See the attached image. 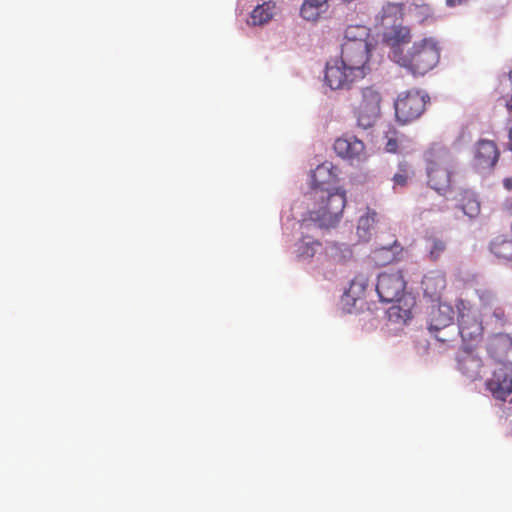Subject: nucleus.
I'll list each match as a JSON object with an SVG mask.
<instances>
[{
    "mask_svg": "<svg viewBox=\"0 0 512 512\" xmlns=\"http://www.w3.org/2000/svg\"><path fill=\"white\" fill-rule=\"evenodd\" d=\"M440 47L432 38L415 41L406 51L395 53V62L414 76H423L432 70L440 60Z\"/></svg>",
    "mask_w": 512,
    "mask_h": 512,
    "instance_id": "1",
    "label": "nucleus"
},
{
    "mask_svg": "<svg viewBox=\"0 0 512 512\" xmlns=\"http://www.w3.org/2000/svg\"><path fill=\"white\" fill-rule=\"evenodd\" d=\"M314 204L309 210V220L321 228L335 227L341 220L346 206V192L336 188L332 191L315 189L310 192Z\"/></svg>",
    "mask_w": 512,
    "mask_h": 512,
    "instance_id": "2",
    "label": "nucleus"
},
{
    "mask_svg": "<svg viewBox=\"0 0 512 512\" xmlns=\"http://www.w3.org/2000/svg\"><path fill=\"white\" fill-rule=\"evenodd\" d=\"M428 184L438 192H444L451 183V156L444 147L434 145L426 153Z\"/></svg>",
    "mask_w": 512,
    "mask_h": 512,
    "instance_id": "3",
    "label": "nucleus"
},
{
    "mask_svg": "<svg viewBox=\"0 0 512 512\" xmlns=\"http://www.w3.org/2000/svg\"><path fill=\"white\" fill-rule=\"evenodd\" d=\"M382 94L374 86L360 90V98L354 107L357 125L363 129L375 125L381 114Z\"/></svg>",
    "mask_w": 512,
    "mask_h": 512,
    "instance_id": "4",
    "label": "nucleus"
},
{
    "mask_svg": "<svg viewBox=\"0 0 512 512\" xmlns=\"http://www.w3.org/2000/svg\"><path fill=\"white\" fill-rule=\"evenodd\" d=\"M429 100V95L421 90L401 92L394 103L397 120L405 124L418 119L426 110Z\"/></svg>",
    "mask_w": 512,
    "mask_h": 512,
    "instance_id": "5",
    "label": "nucleus"
},
{
    "mask_svg": "<svg viewBox=\"0 0 512 512\" xmlns=\"http://www.w3.org/2000/svg\"><path fill=\"white\" fill-rule=\"evenodd\" d=\"M357 69L350 68L340 58L331 59L326 64L324 81L332 90L350 89L352 85L363 77Z\"/></svg>",
    "mask_w": 512,
    "mask_h": 512,
    "instance_id": "6",
    "label": "nucleus"
},
{
    "mask_svg": "<svg viewBox=\"0 0 512 512\" xmlns=\"http://www.w3.org/2000/svg\"><path fill=\"white\" fill-rule=\"evenodd\" d=\"M484 327L479 313L471 307L463 306L459 309L458 334L461 336L464 347L477 346L483 337Z\"/></svg>",
    "mask_w": 512,
    "mask_h": 512,
    "instance_id": "7",
    "label": "nucleus"
},
{
    "mask_svg": "<svg viewBox=\"0 0 512 512\" xmlns=\"http://www.w3.org/2000/svg\"><path fill=\"white\" fill-rule=\"evenodd\" d=\"M406 282L401 271L379 274L376 291L380 301L391 303L399 301L405 291Z\"/></svg>",
    "mask_w": 512,
    "mask_h": 512,
    "instance_id": "8",
    "label": "nucleus"
},
{
    "mask_svg": "<svg viewBox=\"0 0 512 512\" xmlns=\"http://www.w3.org/2000/svg\"><path fill=\"white\" fill-rule=\"evenodd\" d=\"M370 57V44L369 43H342L341 56L339 57L343 62L350 66V68L357 69L358 74L363 78L365 77L368 67L367 63Z\"/></svg>",
    "mask_w": 512,
    "mask_h": 512,
    "instance_id": "9",
    "label": "nucleus"
},
{
    "mask_svg": "<svg viewBox=\"0 0 512 512\" xmlns=\"http://www.w3.org/2000/svg\"><path fill=\"white\" fill-rule=\"evenodd\" d=\"M500 151L497 144L488 139L478 140L473 147V166L478 170L490 171L497 164Z\"/></svg>",
    "mask_w": 512,
    "mask_h": 512,
    "instance_id": "10",
    "label": "nucleus"
},
{
    "mask_svg": "<svg viewBox=\"0 0 512 512\" xmlns=\"http://www.w3.org/2000/svg\"><path fill=\"white\" fill-rule=\"evenodd\" d=\"M454 309L450 304L439 303L433 306L428 317V330L432 332H441L444 328L454 326Z\"/></svg>",
    "mask_w": 512,
    "mask_h": 512,
    "instance_id": "11",
    "label": "nucleus"
},
{
    "mask_svg": "<svg viewBox=\"0 0 512 512\" xmlns=\"http://www.w3.org/2000/svg\"><path fill=\"white\" fill-rule=\"evenodd\" d=\"M486 388L495 399L505 401L512 394V376L507 373L504 367H500L486 381Z\"/></svg>",
    "mask_w": 512,
    "mask_h": 512,
    "instance_id": "12",
    "label": "nucleus"
},
{
    "mask_svg": "<svg viewBox=\"0 0 512 512\" xmlns=\"http://www.w3.org/2000/svg\"><path fill=\"white\" fill-rule=\"evenodd\" d=\"M334 150L338 156L344 159H360L364 154V143L351 135L339 137L334 142Z\"/></svg>",
    "mask_w": 512,
    "mask_h": 512,
    "instance_id": "13",
    "label": "nucleus"
},
{
    "mask_svg": "<svg viewBox=\"0 0 512 512\" xmlns=\"http://www.w3.org/2000/svg\"><path fill=\"white\" fill-rule=\"evenodd\" d=\"M457 362L459 371L469 379L476 380L480 377V371L483 366L482 359L475 355L470 350V347H464Z\"/></svg>",
    "mask_w": 512,
    "mask_h": 512,
    "instance_id": "14",
    "label": "nucleus"
},
{
    "mask_svg": "<svg viewBox=\"0 0 512 512\" xmlns=\"http://www.w3.org/2000/svg\"><path fill=\"white\" fill-rule=\"evenodd\" d=\"M384 42L392 50V58L395 61V53L404 51L403 45L408 44L411 40L410 29L401 25H393L383 35Z\"/></svg>",
    "mask_w": 512,
    "mask_h": 512,
    "instance_id": "15",
    "label": "nucleus"
},
{
    "mask_svg": "<svg viewBox=\"0 0 512 512\" xmlns=\"http://www.w3.org/2000/svg\"><path fill=\"white\" fill-rule=\"evenodd\" d=\"M403 248L397 239L387 245L376 247L372 251V259L379 266H386L400 260Z\"/></svg>",
    "mask_w": 512,
    "mask_h": 512,
    "instance_id": "16",
    "label": "nucleus"
},
{
    "mask_svg": "<svg viewBox=\"0 0 512 512\" xmlns=\"http://www.w3.org/2000/svg\"><path fill=\"white\" fill-rule=\"evenodd\" d=\"M311 178V191H314L315 189L332 191L333 189H331V187L337 181V175L333 172V165L330 162H324L318 165L313 171Z\"/></svg>",
    "mask_w": 512,
    "mask_h": 512,
    "instance_id": "17",
    "label": "nucleus"
},
{
    "mask_svg": "<svg viewBox=\"0 0 512 512\" xmlns=\"http://www.w3.org/2000/svg\"><path fill=\"white\" fill-rule=\"evenodd\" d=\"M510 350H512V337L508 334L498 333L488 339L487 351L497 361H504Z\"/></svg>",
    "mask_w": 512,
    "mask_h": 512,
    "instance_id": "18",
    "label": "nucleus"
},
{
    "mask_svg": "<svg viewBox=\"0 0 512 512\" xmlns=\"http://www.w3.org/2000/svg\"><path fill=\"white\" fill-rule=\"evenodd\" d=\"M446 287V276L440 271L427 273L422 280L424 295L432 300L438 299Z\"/></svg>",
    "mask_w": 512,
    "mask_h": 512,
    "instance_id": "19",
    "label": "nucleus"
},
{
    "mask_svg": "<svg viewBox=\"0 0 512 512\" xmlns=\"http://www.w3.org/2000/svg\"><path fill=\"white\" fill-rule=\"evenodd\" d=\"M489 251L497 260L503 263L512 262V239L506 236H497L489 243Z\"/></svg>",
    "mask_w": 512,
    "mask_h": 512,
    "instance_id": "20",
    "label": "nucleus"
},
{
    "mask_svg": "<svg viewBox=\"0 0 512 512\" xmlns=\"http://www.w3.org/2000/svg\"><path fill=\"white\" fill-rule=\"evenodd\" d=\"M276 4L268 1L257 5L250 14L248 23L253 26H261L268 23L274 16Z\"/></svg>",
    "mask_w": 512,
    "mask_h": 512,
    "instance_id": "21",
    "label": "nucleus"
},
{
    "mask_svg": "<svg viewBox=\"0 0 512 512\" xmlns=\"http://www.w3.org/2000/svg\"><path fill=\"white\" fill-rule=\"evenodd\" d=\"M370 29L364 25H350L346 28L344 42L350 44L369 43Z\"/></svg>",
    "mask_w": 512,
    "mask_h": 512,
    "instance_id": "22",
    "label": "nucleus"
},
{
    "mask_svg": "<svg viewBox=\"0 0 512 512\" xmlns=\"http://www.w3.org/2000/svg\"><path fill=\"white\" fill-rule=\"evenodd\" d=\"M368 284L369 278L366 274H357L351 281L350 287L347 290V296L354 301L361 299L365 295Z\"/></svg>",
    "mask_w": 512,
    "mask_h": 512,
    "instance_id": "23",
    "label": "nucleus"
},
{
    "mask_svg": "<svg viewBox=\"0 0 512 512\" xmlns=\"http://www.w3.org/2000/svg\"><path fill=\"white\" fill-rule=\"evenodd\" d=\"M377 213L374 210L367 209V213L360 217L357 226V234L363 241H367L370 237L371 229L376 222Z\"/></svg>",
    "mask_w": 512,
    "mask_h": 512,
    "instance_id": "24",
    "label": "nucleus"
},
{
    "mask_svg": "<svg viewBox=\"0 0 512 512\" xmlns=\"http://www.w3.org/2000/svg\"><path fill=\"white\" fill-rule=\"evenodd\" d=\"M326 255L335 262H343L352 257L351 248L343 243H330L325 248Z\"/></svg>",
    "mask_w": 512,
    "mask_h": 512,
    "instance_id": "25",
    "label": "nucleus"
},
{
    "mask_svg": "<svg viewBox=\"0 0 512 512\" xmlns=\"http://www.w3.org/2000/svg\"><path fill=\"white\" fill-rule=\"evenodd\" d=\"M320 246L319 241L308 236L303 237L296 245L297 256L301 259H311Z\"/></svg>",
    "mask_w": 512,
    "mask_h": 512,
    "instance_id": "26",
    "label": "nucleus"
},
{
    "mask_svg": "<svg viewBox=\"0 0 512 512\" xmlns=\"http://www.w3.org/2000/svg\"><path fill=\"white\" fill-rule=\"evenodd\" d=\"M407 15L421 24L433 18V11L427 4L412 3L407 8Z\"/></svg>",
    "mask_w": 512,
    "mask_h": 512,
    "instance_id": "27",
    "label": "nucleus"
},
{
    "mask_svg": "<svg viewBox=\"0 0 512 512\" xmlns=\"http://www.w3.org/2000/svg\"><path fill=\"white\" fill-rule=\"evenodd\" d=\"M429 244L428 247V258L432 262H437L442 257L447 249L446 242L436 236H430L427 238Z\"/></svg>",
    "mask_w": 512,
    "mask_h": 512,
    "instance_id": "28",
    "label": "nucleus"
},
{
    "mask_svg": "<svg viewBox=\"0 0 512 512\" xmlns=\"http://www.w3.org/2000/svg\"><path fill=\"white\" fill-rule=\"evenodd\" d=\"M404 15V6L401 3H387L383 6L381 12L382 21L395 22L402 19Z\"/></svg>",
    "mask_w": 512,
    "mask_h": 512,
    "instance_id": "29",
    "label": "nucleus"
},
{
    "mask_svg": "<svg viewBox=\"0 0 512 512\" xmlns=\"http://www.w3.org/2000/svg\"><path fill=\"white\" fill-rule=\"evenodd\" d=\"M461 209L465 215L473 218L480 212V203L473 194L465 193L461 199Z\"/></svg>",
    "mask_w": 512,
    "mask_h": 512,
    "instance_id": "30",
    "label": "nucleus"
},
{
    "mask_svg": "<svg viewBox=\"0 0 512 512\" xmlns=\"http://www.w3.org/2000/svg\"><path fill=\"white\" fill-rule=\"evenodd\" d=\"M410 176V169L407 163H400L398 171L393 176L394 186L404 187L407 185Z\"/></svg>",
    "mask_w": 512,
    "mask_h": 512,
    "instance_id": "31",
    "label": "nucleus"
},
{
    "mask_svg": "<svg viewBox=\"0 0 512 512\" xmlns=\"http://www.w3.org/2000/svg\"><path fill=\"white\" fill-rule=\"evenodd\" d=\"M323 11L319 8L312 6L310 2L305 1L302 4L300 14L307 21H317Z\"/></svg>",
    "mask_w": 512,
    "mask_h": 512,
    "instance_id": "32",
    "label": "nucleus"
},
{
    "mask_svg": "<svg viewBox=\"0 0 512 512\" xmlns=\"http://www.w3.org/2000/svg\"><path fill=\"white\" fill-rule=\"evenodd\" d=\"M432 336L442 344H448L455 340L456 332L454 326L450 328H444L441 332H432Z\"/></svg>",
    "mask_w": 512,
    "mask_h": 512,
    "instance_id": "33",
    "label": "nucleus"
},
{
    "mask_svg": "<svg viewBox=\"0 0 512 512\" xmlns=\"http://www.w3.org/2000/svg\"><path fill=\"white\" fill-rule=\"evenodd\" d=\"M387 142L385 144V149L387 152L395 153L398 149V138L397 132L395 130L389 131L386 134Z\"/></svg>",
    "mask_w": 512,
    "mask_h": 512,
    "instance_id": "34",
    "label": "nucleus"
},
{
    "mask_svg": "<svg viewBox=\"0 0 512 512\" xmlns=\"http://www.w3.org/2000/svg\"><path fill=\"white\" fill-rule=\"evenodd\" d=\"M480 300L485 304L488 305L493 300V295L489 291H482L479 294Z\"/></svg>",
    "mask_w": 512,
    "mask_h": 512,
    "instance_id": "35",
    "label": "nucleus"
},
{
    "mask_svg": "<svg viewBox=\"0 0 512 512\" xmlns=\"http://www.w3.org/2000/svg\"><path fill=\"white\" fill-rule=\"evenodd\" d=\"M493 316L501 323L505 320V311L501 307H496L493 311Z\"/></svg>",
    "mask_w": 512,
    "mask_h": 512,
    "instance_id": "36",
    "label": "nucleus"
},
{
    "mask_svg": "<svg viewBox=\"0 0 512 512\" xmlns=\"http://www.w3.org/2000/svg\"><path fill=\"white\" fill-rule=\"evenodd\" d=\"M508 149L512 151V119L508 121Z\"/></svg>",
    "mask_w": 512,
    "mask_h": 512,
    "instance_id": "37",
    "label": "nucleus"
},
{
    "mask_svg": "<svg viewBox=\"0 0 512 512\" xmlns=\"http://www.w3.org/2000/svg\"><path fill=\"white\" fill-rule=\"evenodd\" d=\"M465 1L466 0H446V4L449 7H455L457 5L463 4Z\"/></svg>",
    "mask_w": 512,
    "mask_h": 512,
    "instance_id": "38",
    "label": "nucleus"
},
{
    "mask_svg": "<svg viewBox=\"0 0 512 512\" xmlns=\"http://www.w3.org/2000/svg\"><path fill=\"white\" fill-rule=\"evenodd\" d=\"M504 210L512 216V198L505 202Z\"/></svg>",
    "mask_w": 512,
    "mask_h": 512,
    "instance_id": "39",
    "label": "nucleus"
},
{
    "mask_svg": "<svg viewBox=\"0 0 512 512\" xmlns=\"http://www.w3.org/2000/svg\"><path fill=\"white\" fill-rule=\"evenodd\" d=\"M503 184L506 189L512 190V180L511 179H505Z\"/></svg>",
    "mask_w": 512,
    "mask_h": 512,
    "instance_id": "40",
    "label": "nucleus"
},
{
    "mask_svg": "<svg viewBox=\"0 0 512 512\" xmlns=\"http://www.w3.org/2000/svg\"><path fill=\"white\" fill-rule=\"evenodd\" d=\"M506 107L508 110L512 111V97L509 100H507Z\"/></svg>",
    "mask_w": 512,
    "mask_h": 512,
    "instance_id": "41",
    "label": "nucleus"
},
{
    "mask_svg": "<svg viewBox=\"0 0 512 512\" xmlns=\"http://www.w3.org/2000/svg\"><path fill=\"white\" fill-rule=\"evenodd\" d=\"M510 230H511V233H512V222H511Z\"/></svg>",
    "mask_w": 512,
    "mask_h": 512,
    "instance_id": "42",
    "label": "nucleus"
}]
</instances>
